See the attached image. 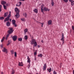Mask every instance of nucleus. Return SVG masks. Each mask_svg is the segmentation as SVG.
Here are the masks:
<instances>
[{"label": "nucleus", "instance_id": "nucleus-1", "mask_svg": "<svg viewBox=\"0 0 74 74\" xmlns=\"http://www.w3.org/2000/svg\"><path fill=\"white\" fill-rule=\"evenodd\" d=\"M8 29H9L8 31V32L9 34H8L6 36V37L5 38L6 40H7L8 39V37H9V35H10V34H11V33H12V32H14V30H13V28L9 27Z\"/></svg>", "mask_w": 74, "mask_h": 74}, {"label": "nucleus", "instance_id": "nucleus-2", "mask_svg": "<svg viewBox=\"0 0 74 74\" xmlns=\"http://www.w3.org/2000/svg\"><path fill=\"white\" fill-rule=\"evenodd\" d=\"M15 11L16 12V14L15 15V16H16V18H19L20 16L19 15V9L18 8H16L14 9Z\"/></svg>", "mask_w": 74, "mask_h": 74}, {"label": "nucleus", "instance_id": "nucleus-3", "mask_svg": "<svg viewBox=\"0 0 74 74\" xmlns=\"http://www.w3.org/2000/svg\"><path fill=\"white\" fill-rule=\"evenodd\" d=\"M11 16V12H9V14L8 16L6 18L5 20H4L5 22H6V21H8L10 20V18Z\"/></svg>", "mask_w": 74, "mask_h": 74}, {"label": "nucleus", "instance_id": "nucleus-4", "mask_svg": "<svg viewBox=\"0 0 74 74\" xmlns=\"http://www.w3.org/2000/svg\"><path fill=\"white\" fill-rule=\"evenodd\" d=\"M61 40L62 41V43H64V34H63V33L62 34V37L61 39Z\"/></svg>", "mask_w": 74, "mask_h": 74}, {"label": "nucleus", "instance_id": "nucleus-5", "mask_svg": "<svg viewBox=\"0 0 74 74\" xmlns=\"http://www.w3.org/2000/svg\"><path fill=\"white\" fill-rule=\"evenodd\" d=\"M12 39L14 41H16L17 40V36L15 35L14 36L12 37Z\"/></svg>", "mask_w": 74, "mask_h": 74}, {"label": "nucleus", "instance_id": "nucleus-6", "mask_svg": "<svg viewBox=\"0 0 74 74\" xmlns=\"http://www.w3.org/2000/svg\"><path fill=\"white\" fill-rule=\"evenodd\" d=\"M46 69H47V64H45L43 67V71H45V70H46Z\"/></svg>", "mask_w": 74, "mask_h": 74}, {"label": "nucleus", "instance_id": "nucleus-7", "mask_svg": "<svg viewBox=\"0 0 74 74\" xmlns=\"http://www.w3.org/2000/svg\"><path fill=\"white\" fill-rule=\"evenodd\" d=\"M44 8V5H42L41 6V12H42L43 13L44 12V9H43V8Z\"/></svg>", "mask_w": 74, "mask_h": 74}, {"label": "nucleus", "instance_id": "nucleus-8", "mask_svg": "<svg viewBox=\"0 0 74 74\" xmlns=\"http://www.w3.org/2000/svg\"><path fill=\"white\" fill-rule=\"evenodd\" d=\"M2 51L4 52H6V53H7V52H8L7 50L5 47L3 48V49L2 50Z\"/></svg>", "mask_w": 74, "mask_h": 74}, {"label": "nucleus", "instance_id": "nucleus-9", "mask_svg": "<svg viewBox=\"0 0 74 74\" xmlns=\"http://www.w3.org/2000/svg\"><path fill=\"white\" fill-rule=\"evenodd\" d=\"M47 23L48 25H52V20H50Z\"/></svg>", "mask_w": 74, "mask_h": 74}, {"label": "nucleus", "instance_id": "nucleus-10", "mask_svg": "<svg viewBox=\"0 0 74 74\" xmlns=\"http://www.w3.org/2000/svg\"><path fill=\"white\" fill-rule=\"evenodd\" d=\"M43 10L44 11H48V8H47L46 7H45L44 8Z\"/></svg>", "mask_w": 74, "mask_h": 74}, {"label": "nucleus", "instance_id": "nucleus-11", "mask_svg": "<svg viewBox=\"0 0 74 74\" xmlns=\"http://www.w3.org/2000/svg\"><path fill=\"white\" fill-rule=\"evenodd\" d=\"M1 4L2 5H4V4H6V1H2L1 2Z\"/></svg>", "mask_w": 74, "mask_h": 74}, {"label": "nucleus", "instance_id": "nucleus-12", "mask_svg": "<svg viewBox=\"0 0 74 74\" xmlns=\"http://www.w3.org/2000/svg\"><path fill=\"white\" fill-rule=\"evenodd\" d=\"M35 42H36V40L35 39H33L32 40L31 43L32 44H34V43H35Z\"/></svg>", "mask_w": 74, "mask_h": 74}, {"label": "nucleus", "instance_id": "nucleus-13", "mask_svg": "<svg viewBox=\"0 0 74 74\" xmlns=\"http://www.w3.org/2000/svg\"><path fill=\"white\" fill-rule=\"evenodd\" d=\"M27 62L28 63H30V58H29V56H27Z\"/></svg>", "mask_w": 74, "mask_h": 74}, {"label": "nucleus", "instance_id": "nucleus-14", "mask_svg": "<svg viewBox=\"0 0 74 74\" xmlns=\"http://www.w3.org/2000/svg\"><path fill=\"white\" fill-rule=\"evenodd\" d=\"M19 3H20L19 5L16 4V6L17 7H20L21 4H22V2H19Z\"/></svg>", "mask_w": 74, "mask_h": 74}, {"label": "nucleus", "instance_id": "nucleus-15", "mask_svg": "<svg viewBox=\"0 0 74 74\" xmlns=\"http://www.w3.org/2000/svg\"><path fill=\"white\" fill-rule=\"evenodd\" d=\"M8 12H6L4 14V17H7V16L8 15Z\"/></svg>", "mask_w": 74, "mask_h": 74}, {"label": "nucleus", "instance_id": "nucleus-16", "mask_svg": "<svg viewBox=\"0 0 74 74\" xmlns=\"http://www.w3.org/2000/svg\"><path fill=\"white\" fill-rule=\"evenodd\" d=\"M6 25L7 26H10V22L9 21H8L6 23Z\"/></svg>", "mask_w": 74, "mask_h": 74}, {"label": "nucleus", "instance_id": "nucleus-17", "mask_svg": "<svg viewBox=\"0 0 74 74\" xmlns=\"http://www.w3.org/2000/svg\"><path fill=\"white\" fill-rule=\"evenodd\" d=\"M18 65L19 66H23V63H22V62H19Z\"/></svg>", "mask_w": 74, "mask_h": 74}, {"label": "nucleus", "instance_id": "nucleus-18", "mask_svg": "<svg viewBox=\"0 0 74 74\" xmlns=\"http://www.w3.org/2000/svg\"><path fill=\"white\" fill-rule=\"evenodd\" d=\"M34 11L36 14L38 13V10H37V9H35L34 10Z\"/></svg>", "mask_w": 74, "mask_h": 74}, {"label": "nucleus", "instance_id": "nucleus-19", "mask_svg": "<svg viewBox=\"0 0 74 74\" xmlns=\"http://www.w3.org/2000/svg\"><path fill=\"white\" fill-rule=\"evenodd\" d=\"M4 39H5V37H3L1 40V42H3V41H4Z\"/></svg>", "mask_w": 74, "mask_h": 74}, {"label": "nucleus", "instance_id": "nucleus-20", "mask_svg": "<svg viewBox=\"0 0 74 74\" xmlns=\"http://www.w3.org/2000/svg\"><path fill=\"white\" fill-rule=\"evenodd\" d=\"M47 70L48 71H49V73H51V68H50L49 69H47Z\"/></svg>", "mask_w": 74, "mask_h": 74}, {"label": "nucleus", "instance_id": "nucleus-21", "mask_svg": "<svg viewBox=\"0 0 74 74\" xmlns=\"http://www.w3.org/2000/svg\"><path fill=\"white\" fill-rule=\"evenodd\" d=\"M38 57H42V54H40L38 55Z\"/></svg>", "mask_w": 74, "mask_h": 74}, {"label": "nucleus", "instance_id": "nucleus-22", "mask_svg": "<svg viewBox=\"0 0 74 74\" xmlns=\"http://www.w3.org/2000/svg\"><path fill=\"white\" fill-rule=\"evenodd\" d=\"M23 15L24 16H25V17H27V14L26 13H23Z\"/></svg>", "mask_w": 74, "mask_h": 74}, {"label": "nucleus", "instance_id": "nucleus-23", "mask_svg": "<svg viewBox=\"0 0 74 74\" xmlns=\"http://www.w3.org/2000/svg\"><path fill=\"white\" fill-rule=\"evenodd\" d=\"M10 52H11V53L12 54H14V51L13 50H12L10 51Z\"/></svg>", "mask_w": 74, "mask_h": 74}, {"label": "nucleus", "instance_id": "nucleus-24", "mask_svg": "<svg viewBox=\"0 0 74 74\" xmlns=\"http://www.w3.org/2000/svg\"><path fill=\"white\" fill-rule=\"evenodd\" d=\"M14 73H15V71L13 69H12V72L11 74H14Z\"/></svg>", "mask_w": 74, "mask_h": 74}, {"label": "nucleus", "instance_id": "nucleus-25", "mask_svg": "<svg viewBox=\"0 0 74 74\" xmlns=\"http://www.w3.org/2000/svg\"><path fill=\"white\" fill-rule=\"evenodd\" d=\"M34 47H36V46L37 45V42H35L34 43Z\"/></svg>", "mask_w": 74, "mask_h": 74}, {"label": "nucleus", "instance_id": "nucleus-26", "mask_svg": "<svg viewBox=\"0 0 74 74\" xmlns=\"http://www.w3.org/2000/svg\"><path fill=\"white\" fill-rule=\"evenodd\" d=\"M21 21H23V22H25V19L24 18H21Z\"/></svg>", "mask_w": 74, "mask_h": 74}, {"label": "nucleus", "instance_id": "nucleus-27", "mask_svg": "<svg viewBox=\"0 0 74 74\" xmlns=\"http://www.w3.org/2000/svg\"><path fill=\"white\" fill-rule=\"evenodd\" d=\"M18 40L19 41H22V38H18Z\"/></svg>", "mask_w": 74, "mask_h": 74}, {"label": "nucleus", "instance_id": "nucleus-28", "mask_svg": "<svg viewBox=\"0 0 74 74\" xmlns=\"http://www.w3.org/2000/svg\"><path fill=\"white\" fill-rule=\"evenodd\" d=\"M27 30H28V29L27 28L25 29L24 32L25 33H26L27 32Z\"/></svg>", "mask_w": 74, "mask_h": 74}, {"label": "nucleus", "instance_id": "nucleus-29", "mask_svg": "<svg viewBox=\"0 0 74 74\" xmlns=\"http://www.w3.org/2000/svg\"><path fill=\"white\" fill-rule=\"evenodd\" d=\"M4 19V18L3 17H0V20H3Z\"/></svg>", "mask_w": 74, "mask_h": 74}, {"label": "nucleus", "instance_id": "nucleus-30", "mask_svg": "<svg viewBox=\"0 0 74 74\" xmlns=\"http://www.w3.org/2000/svg\"><path fill=\"white\" fill-rule=\"evenodd\" d=\"M12 23H13V24H15V22H16V21H15V20H12Z\"/></svg>", "mask_w": 74, "mask_h": 74}, {"label": "nucleus", "instance_id": "nucleus-31", "mask_svg": "<svg viewBox=\"0 0 74 74\" xmlns=\"http://www.w3.org/2000/svg\"><path fill=\"white\" fill-rule=\"evenodd\" d=\"M3 8L5 10H7V7L5 5H3Z\"/></svg>", "mask_w": 74, "mask_h": 74}, {"label": "nucleus", "instance_id": "nucleus-32", "mask_svg": "<svg viewBox=\"0 0 74 74\" xmlns=\"http://www.w3.org/2000/svg\"><path fill=\"white\" fill-rule=\"evenodd\" d=\"M25 40H27V36L26 35L24 37Z\"/></svg>", "mask_w": 74, "mask_h": 74}, {"label": "nucleus", "instance_id": "nucleus-33", "mask_svg": "<svg viewBox=\"0 0 74 74\" xmlns=\"http://www.w3.org/2000/svg\"><path fill=\"white\" fill-rule=\"evenodd\" d=\"M14 56L15 57L17 56V53L15 52H14Z\"/></svg>", "mask_w": 74, "mask_h": 74}, {"label": "nucleus", "instance_id": "nucleus-34", "mask_svg": "<svg viewBox=\"0 0 74 74\" xmlns=\"http://www.w3.org/2000/svg\"><path fill=\"white\" fill-rule=\"evenodd\" d=\"M28 69L30 68V63H29L28 65Z\"/></svg>", "mask_w": 74, "mask_h": 74}, {"label": "nucleus", "instance_id": "nucleus-35", "mask_svg": "<svg viewBox=\"0 0 74 74\" xmlns=\"http://www.w3.org/2000/svg\"><path fill=\"white\" fill-rule=\"evenodd\" d=\"M65 3H67L68 2V0H62Z\"/></svg>", "mask_w": 74, "mask_h": 74}, {"label": "nucleus", "instance_id": "nucleus-36", "mask_svg": "<svg viewBox=\"0 0 74 74\" xmlns=\"http://www.w3.org/2000/svg\"><path fill=\"white\" fill-rule=\"evenodd\" d=\"M54 2H51V5L52 6H53L54 5Z\"/></svg>", "mask_w": 74, "mask_h": 74}, {"label": "nucleus", "instance_id": "nucleus-37", "mask_svg": "<svg viewBox=\"0 0 74 74\" xmlns=\"http://www.w3.org/2000/svg\"><path fill=\"white\" fill-rule=\"evenodd\" d=\"M53 74H57V73H56V71H54L53 72Z\"/></svg>", "mask_w": 74, "mask_h": 74}, {"label": "nucleus", "instance_id": "nucleus-38", "mask_svg": "<svg viewBox=\"0 0 74 74\" xmlns=\"http://www.w3.org/2000/svg\"><path fill=\"white\" fill-rule=\"evenodd\" d=\"M40 23L43 26V25H44V23Z\"/></svg>", "mask_w": 74, "mask_h": 74}, {"label": "nucleus", "instance_id": "nucleus-39", "mask_svg": "<svg viewBox=\"0 0 74 74\" xmlns=\"http://www.w3.org/2000/svg\"><path fill=\"white\" fill-rule=\"evenodd\" d=\"M13 25H14L15 27H16L17 25H16V23H15L14 24H13Z\"/></svg>", "mask_w": 74, "mask_h": 74}, {"label": "nucleus", "instance_id": "nucleus-40", "mask_svg": "<svg viewBox=\"0 0 74 74\" xmlns=\"http://www.w3.org/2000/svg\"><path fill=\"white\" fill-rule=\"evenodd\" d=\"M34 55L36 56V55H37V52H35L34 53Z\"/></svg>", "mask_w": 74, "mask_h": 74}, {"label": "nucleus", "instance_id": "nucleus-41", "mask_svg": "<svg viewBox=\"0 0 74 74\" xmlns=\"http://www.w3.org/2000/svg\"><path fill=\"white\" fill-rule=\"evenodd\" d=\"M8 43H11V41L10 40H8Z\"/></svg>", "mask_w": 74, "mask_h": 74}, {"label": "nucleus", "instance_id": "nucleus-42", "mask_svg": "<svg viewBox=\"0 0 74 74\" xmlns=\"http://www.w3.org/2000/svg\"><path fill=\"white\" fill-rule=\"evenodd\" d=\"M72 29L73 30H74V26H72Z\"/></svg>", "mask_w": 74, "mask_h": 74}, {"label": "nucleus", "instance_id": "nucleus-43", "mask_svg": "<svg viewBox=\"0 0 74 74\" xmlns=\"http://www.w3.org/2000/svg\"><path fill=\"white\" fill-rule=\"evenodd\" d=\"M41 42H42V43H44V41L43 40H41Z\"/></svg>", "mask_w": 74, "mask_h": 74}, {"label": "nucleus", "instance_id": "nucleus-44", "mask_svg": "<svg viewBox=\"0 0 74 74\" xmlns=\"http://www.w3.org/2000/svg\"><path fill=\"white\" fill-rule=\"evenodd\" d=\"M6 6H8V3L6 4Z\"/></svg>", "mask_w": 74, "mask_h": 74}, {"label": "nucleus", "instance_id": "nucleus-45", "mask_svg": "<svg viewBox=\"0 0 74 74\" xmlns=\"http://www.w3.org/2000/svg\"><path fill=\"white\" fill-rule=\"evenodd\" d=\"M70 2H72L73 1V0H69Z\"/></svg>", "mask_w": 74, "mask_h": 74}, {"label": "nucleus", "instance_id": "nucleus-46", "mask_svg": "<svg viewBox=\"0 0 74 74\" xmlns=\"http://www.w3.org/2000/svg\"><path fill=\"white\" fill-rule=\"evenodd\" d=\"M1 7H2V5H0V8H1Z\"/></svg>", "mask_w": 74, "mask_h": 74}, {"label": "nucleus", "instance_id": "nucleus-47", "mask_svg": "<svg viewBox=\"0 0 74 74\" xmlns=\"http://www.w3.org/2000/svg\"><path fill=\"white\" fill-rule=\"evenodd\" d=\"M10 43H8V44H7V45H10Z\"/></svg>", "mask_w": 74, "mask_h": 74}, {"label": "nucleus", "instance_id": "nucleus-48", "mask_svg": "<svg viewBox=\"0 0 74 74\" xmlns=\"http://www.w3.org/2000/svg\"><path fill=\"white\" fill-rule=\"evenodd\" d=\"M20 1H24L25 0H19Z\"/></svg>", "mask_w": 74, "mask_h": 74}, {"label": "nucleus", "instance_id": "nucleus-49", "mask_svg": "<svg viewBox=\"0 0 74 74\" xmlns=\"http://www.w3.org/2000/svg\"><path fill=\"white\" fill-rule=\"evenodd\" d=\"M1 11V8H0V12Z\"/></svg>", "mask_w": 74, "mask_h": 74}, {"label": "nucleus", "instance_id": "nucleus-50", "mask_svg": "<svg viewBox=\"0 0 74 74\" xmlns=\"http://www.w3.org/2000/svg\"><path fill=\"white\" fill-rule=\"evenodd\" d=\"M73 74H74V70H73Z\"/></svg>", "mask_w": 74, "mask_h": 74}, {"label": "nucleus", "instance_id": "nucleus-51", "mask_svg": "<svg viewBox=\"0 0 74 74\" xmlns=\"http://www.w3.org/2000/svg\"><path fill=\"white\" fill-rule=\"evenodd\" d=\"M71 5H73V2H71Z\"/></svg>", "mask_w": 74, "mask_h": 74}, {"label": "nucleus", "instance_id": "nucleus-52", "mask_svg": "<svg viewBox=\"0 0 74 74\" xmlns=\"http://www.w3.org/2000/svg\"><path fill=\"white\" fill-rule=\"evenodd\" d=\"M47 11H50V9H48Z\"/></svg>", "mask_w": 74, "mask_h": 74}, {"label": "nucleus", "instance_id": "nucleus-53", "mask_svg": "<svg viewBox=\"0 0 74 74\" xmlns=\"http://www.w3.org/2000/svg\"><path fill=\"white\" fill-rule=\"evenodd\" d=\"M40 46L39 45H38V48H40Z\"/></svg>", "mask_w": 74, "mask_h": 74}, {"label": "nucleus", "instance_id": "nucleus-54", "mask_svg": "<svg viewBox=\"0 0 74 74\" xmlns=\"http://www.w3.org/2000/svg\"><path fill=\"white\" fill-rule=\"evenodd\" d=\"M1 74H4V73H3V72H1Z\"/></svg>", "mask_w": 74, "mask_h": 74}, {"label": "nucleus", "instance_id": "nucleus-55", "mask_svg": "<svg viewBox=\"0 0 74 74\" xmlns=\"http://www.w3.org/2000/svg\"><path fill=\"white\" fill-rule=\"evenodd\" d=\"M52 2H53V0H51Z\"/></svg>", "mask_w": 74, "mask_h": 74}, {"label": "nucleus", "instance_id": "nucleus-56", "mask_svg": "<svg viewBox=\"0 0 74 74\" xmlns=\"http://www.w3.org/2000/svg\"><path fill=\"white\" fill-rule=\"evenodd\" d=\"M10 21H11V19H10Z\"/></svg>", "mask_w": 74, "mask_h": 74}, {"label": "nucleus", "instance_id": "nucleus-57", "mask_svg": "<svg viewBox=\"0 0 74 74\" xmlns=\"http://www.w3.org/2000/svg\"><path fill=\"white\" fill-rule=\"evenodd\" d=\"M42 27H43V25H42Z\"/></svg>", "mask_w": 74, "mask_h": 74}, {"label": "nucleus", "instance_id": "nucleus-58", "mask_svg": "<svg viewBox=\"0 0 74 74\" xmlns=\"http://www.w3.org/2000/svg\"><path fill=\"white\" fill-rule=\"evenodd\" d=\"M72 2H73V3L74 2V1H73Z\"/></svg>", "mask_w": 74, "mask_h": 74}, {"label": "nucleus", "instance_id": "nucleus-59", "mask_svg": "<svg viewBox=\"0 0 74 74\" xmlns=\"http://www.w3.org/2000/svg\"><path fill=\"white\" fill-rule=\"evenodd\" d=\"M36 74H38V73H37Z\"/></svg>", "mask_w": 74, "mask_h": 74}, {"label": "nucleus", "instance_id": "nucleus-60", "mask_svg": "<svg viewBox=\"0 0 74 74\" xmlns=\"http://www.w3.org/2000/svg\"><path fill=\"white\" fill-rule=\"evenodd\" d=\"M63 44H64V43H62V45Z\"/></svg>", "mask_w": 74, "mask_h": 74}, {"label": "nucleus", "instance_id": "nucleus-61", "mask_svg": "<svg viewBox=\"0 0 74 74\" xmlns=\"http://www.w3.org/2000/svg\"><path fill=\"white\" fill-rule=\"evenodd\" d=\"M73 4L74 5V3H73Z\"/></svg>", "mask_w": 74, "mask_h": 74}, {"label": "nucleus", "instance_id": "nucleus-62", "mask_svg": "<svg viewBox=\"0 0 74 74\" xmlns=\"http://www.w3.org/2000/svg\"><path fill=\"white\" fill-rule=\"evenodd\" d=\"M35 60H36V58H35Z\"/></svg>", "mask_w": 74, "mask_h": 74}, {"label": "nucleus", "instance_id": "nucleus-63", "mask_svg": "<svg viewBox=\"0 0 74 74\" xmlns=\"http://www.w3.org/2000/svg\"><path fill=\"white\" fill-rule=\"evenodd\" d=\"M50 74H51V73H50Z\"/></svg>", "mask_w": 74, "mask_h": 74}]
</instances>
